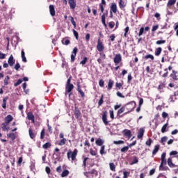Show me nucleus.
I'll return each mask as SVG.
<instances>
[{"label": "nucleus", "instance_id": "1", "mask_svg": "<svg viewBox=\"0 0 178 178\" xmlns=\"http://www.w3.org/2000/svg\"><path fill=\"white\" fill-rule=\"evenodd\" d=\"M161 161L159 167V169L161 172H166L168 170H170V168H178V165H176L173 163L172 157H169L166 160V152L162 153ZM167 164L169 167L166 165Z\"/></svg>", "mask_w": 178, "mask_h": 178}, {"label": "nucleus", "instance_id": "2", "mask_svg": "<svg viewBox=\"0 0 178 178\" xmlns=\"http://www.w3.org/2000/svg\"><path fill=\"white\" fill-rule=\"evenodd\" d=\"M134 108H136V102L132 101L125 106H123L121 109L117 112V116L118 118H122V116H124V115H127V113L133 112L134 111Z\"/></svg>", "mask_w": 178, "mask_h": 178}, {"label": "nucleus", "instance_id": "3", "mask_svg": "<svg viewBox=\"0 0 178 178\" xmlns=\"http://www.w3.org/2000/svg\"><path fill=\"white\" fill-rule=\"evenodd\" d=\"M79 153V150L77 149H74L72 152V150H68L67 152V158L69 161H72V162H77V154Z\"/></svg>", "mask_w": 178, "mask_h": 178}, {"label": "nucleus", "instance_id": "4", "mask_svg": "<svg viewBox=\"0 0 178 178\" xmlns=\"http://www.w3.org/2000/svg\"><path fill=\"white\" fill-rule=\"evenodd\" d=\"M72 81V76H70L66 83L65 85V92H72V91H73V89L74 88V85H73L72 83H71L70 82Z\"/></svg>", "mask_w": 178, "mask_h": 178}, {"label": "nucleus", "instance_id": "5", "mask_svg": "<svg viewBox=\"0 0 178 178\" xmlns=\"http://www.w3.org/2000/svg\"><path fill=\"white\" fill-rule=\"evenodd\" d=\"M176 3V0H168L167 3V13L168 15H173V13L170 11L168 9H173V6Z\"/></svg>", "mask_w": 178, "mask_h": 178}, {"label": "nucleus", "instance_id": "6", "mask_svg": "<svg viewBox=\"0 0 178 178\" xmlns=\"http://www.w3.org/2000/svg\"><path fill=\"white\" fill-rule=\"evenodd\" d=\"M97 49L99 52H102L104 51V49H105V46H104V42L101 41V38H98Z\"/></svg>", "mask_w": 178, "mask_h": 178}, {"label": "nucleus", "instance_id": "7", "mask_svg": "<svg viewBox=\"0 0 178 178\" xmlns=\"http://www.w3.org/2000/svg\"><path fill=\"white\" fill-rule=\"evenodd\" d=\"M74 113L76 119H77V120H81V111H80V109H79V107L75 106Z\"/></svg>", "mask_w": 178, "mask_h": 178}, {"label": "nucleus", "instance_id": "8", "mask_svg": "<svg viewBox=\"0 0 178 178\" xmlns=\"http://www.w3.org/2000/svg\"><path fill=\"white\" fill-rule=\"evenodd\" d=\"M102 122L105 124V126H108L109 124V121H108V112L104 111L102 114Z\"/></svg>", "mask_w": 178, "mask_h": 178}, {"label": "nucleus", "instance_id": "9", "mask_svg": "<svg viewBox=\"0 0 178 178\" xmlns=\"http://www.w3.org/2000/svg\"><path fill=\"white\" fill-rule=\"evenodd\" d=\"M78 51H79V49L76 47H75L73 49V50L72 51V54H71V62L72 63H73V62H74V60H76V56L77 55Z\"/></svg>", "mask_w": 178, "mask_h": 178}, {"label": "nucleus", "instance_id": "10", "mask_svg": "<svg viewBox=\"0 0 178 178\" xmlns=\"http://www.w3.org/2000/svg\"><path fill=\"white\" fill-rule=\"evenodd\" d=\"M99 56L100 57L97 59V62L99 65H101V63H103L102 60H105L106 59V54L104 53V51H99Z\"/></svg>", "mask_w": 178, "mask_h": 178}, {"label": "nucleus", "instance_id": "11", "mask_svg": "<svg viewBox=\"0 0 178 178\" xmlns=\"http://www.w3.org/2000/svg\"><path fill=\"white\" fill-rule=\"evenodd\" d=\"M113 62L115 65H119L122 62V54H115L113 58Z\"/></svg>", "mask_w": 178, "mask_h": 178}, {"label": "nucleus", "instance_id": "12", "mask_svg": "<svg viewBox=\"0 0 178 178\" xmlns=\"http://www.w3.org/2000/svg\"><path fill=\"white\" fill-rule=\"evenodd\" d=\"M60 149L59 148L56 147L54 149V156H56L55 157L56 161H60V152H59Z\"/></svg>", "mask_w": 178, "mask_h": 178}, {"label": "nucleus", "instance_id": "13", "mask_svg": "<svg viewBox=\"0 0 178 178\" xmlns=\"http://www.w3.org/2000/svg\"><path fill=\"white\" fill-rule=\"evenodd\" d=\"M76 91H78V92H79L81 98H84V97H86V93H84L83 90H81V85H80V82L77 83Z\"/></svg>", "mask_w": 178, "mask_h": 178}, {"label": "nucleus", "instance_id": "14", "mask_svg": "<svg viewBox=\"0 0 178 178\" xmlns=\"http://www.w3.org/2000/svg\"><path fill=\"white\" fill-rule=\"evenodd\" d=\"M110 12H113V13H118V5L116 3H112L110 6Z\"/></svg>", "mask_w": 178, "mask_h": 178}, {"label": "nucleus", "instance_id": "15", "mask_svg": "<svg viewBox=\"0 0 178 178\" xmlns=\"http://www.w3.org/2000/svg\"><path fill=\"white\" fill-rule=\"evenodd\" d=\"M15 62H16V60L13 57V55L11 54L8 60V63L9 66H11V67L13 66Z\"/></svg>", "mask_w": 178, "mask_h": 178}, {"label": "nucleus", "instance_id": "16", "mask_svg": "<svg viewBox=\"0 0 178 178\" xmlns=\"http://www.w3.org/2000/svg\"><path fill=\"white\" fill-rule=\"evenodd\" d=\"M27 119L28 120H31L33 123H35L34 114H33L31 112L27 113Z\"/></svg>", "mask_w": 178, "mask_h": 178}, {"label": "nucleus", "instance_id": "17", "mask_svg": "<svg viewBox=\"0 0 178 178\" xmlns=\"http://www.w3.org/2000/svg\"><path fill=\"white\" fill-rule=\"evenodd\" d=\"M144 131L145 130L143 129V128H140L138 132V136H137V138H138V140H141L143 139V137H144Z\"/></svg>", "mask_w": 178, "mask_h": 178}, {"label": "nucleus", "instance_id": "18", "mask_svg": "<svg viewBox=\"0 0 178 178\" xmlns=\"http://www.w3.org/2000/svg\"><path fill=\"white\" fill-rule=\"evenodd\" d=\"M13 120V116H12V115H8L5 118L4 123H6V124H9V123H10V122H12Z\"/></svg>", "mask_w": 178, "mask_h": 178}, {"label": "nucleus", "instance_id": "19", "mask_svg": "<svg viewBox=\"0 0 178 178\" xmlns=\"http://www.w3.org/2000/svg\"><path fill=\"white\" fill-rule=\"evenodd\" d=\"M170 77L172 79V80L174 81H177V76H178V72L177 71H175V70H172V73L170 74Z\"/></svg>", "mask_w": 178, "mask_h": 178}, {"label": "nucleus", "instance_id": "20", "mask_svg": "<svg viewBox=\"0 0 178 178\" xmlns=\"http://www.w3.org/2000/svg\"><path fill=\"white\" fill-rule=\"evenodd\" d=\"M113 84H115V81H113V80H112V79H109L108 86H106L108 91H111V90L113 87Z\"/></svg>", "mask_w": 178, "mask_h": 178}, {"label": "nucleus", "instance_id": "21", "mask_svg": "<svg viewBox=\"0 0 178 178\" xmlns=\"http://www.w3.org/2000/svg\"><path fill=\"white\" fill-rule=\"evenodd\" d=\"M70 9H76V0H68Z\"/></svg>", "mask_w": 178, "mask_h": 178}, {"label": "nucleus", "instance_id": "22", "mask_svg": "<svg viewBox=\"0 0 178 178\" xmlns=\"http://www.w3.org/2000/svg\"><path fill=\"white\" fill-rule=\"evenodd\" d=\"M124 136L125 137H128V138H130L131 137V131L129 130V129H124L122 131Z\"/></svg>", "mask_w": 178, "mask_h": 178}, {"label": "nucleus", "instance_id": "23", "mask_svg": "<svg viewBox=\"0 0 178 178\" xmlns=\"http://www.w3.org/2000/svg\"><path fill=\"white\" fill-rule=\"evenodd\" d=\"M29 133L30 138H31V140H34V138H35V136H37V134H35V133H34V131H33V129H31V128H30L29 129Z\"/></svg>", "mask_w": 178, "mask_h": 178}, {"label": "nucleus", "instance_id": "24", "mask_svg": "<svg viewBox=\"0 0 178 178\" xmlns=\"http://www.w3.org/2000/svg\"><path fill=\"white\" fill-rule=\"evenodd\" d=\"M21 57L22 59V62H24V63H26V62H27V58H26V53L24 52V49H22L21 51Z\"/></svg>", "mask_w": 178, "mask_h": 178}, {"label": "nucleus", "instance_id": "25", "mask_svg": "<svg viewBox=\"0 0 178 178\" xmlns=\"http://www.w3.org/2000/svg\"><path fill=\"white\" fill-rule=\"evenodd\" d=\"M49 8V13L51 16H55V6L50 5Z\"/></svg>", "mask_w": 178, "mask_h": 178}, {"label": "nucleus", "instance_id": "26", "mask_svg": "<svg viewBox=\"0 0 178 178\" xmlns=\"http://www.w3.org/2000/svg\"><path fill=\"white\" fill-rule=\"evenodd\" d=\"M9 124H6V122H3L1 124V129L3 131H8L9 130Z\"/></svg>", "mask_w": 178, "mask_h": 178}, {"label": "nucleus", "instance_id": "27", "mask_svg": "<svg viewBox=\"0 0 178 178\" xmlns=\"http://www.w3.org/2000/svg\"><path fill=\"white\" fill-rule=\"evenodd\" d=\"M104 5H106V1L105 0H102L101 3L99 4V8L102 13H104Z\"/></svg>", "mask_w": 178, "mask_h": 178}, {"label": "nucleus", "instance_id": "28", "mask_svg": "<svg viewBox=\"0 0 178 178\" xmlns=\"http://www.w3.org/2000/svg\"><path fill=\"white\" fill-rule=\"evenodd\" d=\"M162 54V47H158L155 49L154 55L156 56H159Z\"/></svg>", "mask_w": 178, "mask_h": 178}, {"label": "nucleus", "instance_id": "29", "mask_svg": "<svg viewBox=\"0 0 178 178\" xmlns=\"http://www.w3.org/2000/svg\"><path fill=\"white\" fill-rule=\"evenodd\" d=\"M104 143L105 142L101 138L96 140V145H98V147H102V145H104Z\"/></svg>", "mask_w": 178, "mask_h": 178}, {"label": "nucleus", "instance_id": "30", "mask_svg": "<svg viewBox=\"0 0 178 178\" xmlns=\"http://www.w3.org/2000/svg\"><path fill=\"white\" fill-rule=\"evenodd\" d=\"M159 147H160V145H156L154 146V149H153L152 151V155L154 156V155H156V154L158 153V151H159Z\"/></svg>", "mask_w": 178, "mask_h": 178}, {"label": "nucleus", "instance_id": "31", "mask_svg": "<svg viewBox=\"0 0 178 178\" xmlns=\"http://www.w3.org/2000/svg\"><path fill=\"white\" fill-rule=\"evenodd\" d=\"M7 138H10V140H12V141H15V140H16V135H15V134H13V133L8 134Z\"/></svg>", "mask_w": 178, "mask_h": 178}, {"label": "nucleus", "instance_id": "32", "mask_svg": "<svg viewBox=\"0 0 178 178\" xmlns=\"http://www.w3.org/2000/svg\"><path fill=\"white\" fill-rule=\"evenodd\" d=\"M109 166H110V170L112 172H116V165H115V163H109Z\"/></svg>", "mask_w": 178, "mask_h": 178}, {"label": "nucleus", "instance_id": "33", "mask_svg": "<svg viewBox=\"0 0 178 178\" xmlns=\"http://www.w3.org/2000/svg\"><path fill=\"white\" fill-rule=\"evenodd\" d=\"M118 4L120 9H123V8H126V4L123 1V0H120Z\"/></svg>", "mask_w": 178, "mask_h": 178}, {"label": "nucleus", "instance_id": "34", "mask_svg": "<svg viewBox=\"0 0 178 178\" xmlns=\"http://www.w3.org/2000/svg\"><path fill=\"white\" fill-rule=\"evenodd\" d=\"M51 143L47 142V143H44V144L42 145V148H43L44 149H48V148H51Z\"/></svg>", "mask_w": 178, "mask_h": 178}, {"label": "nucleus", "instance_id": "35", "mask_svg": "<svg viewBox=\"0 0 178 178\" xmlns=\"http://www.w3.org/2000/svg\"><path fill=\"white\" fill-rule=\"evenodd\" d=\"M69 173L68 170H64L61 173V177H67V176H69Z\"/></svg>", "mask_w": 178, "mask_h": 178}, {"label": "nucleus", "instance_id": "36", "mask_svg": "<svg viewBox=\"0 0 178 178\" xmlns=\"http://www.w3.org/2000/svg\"><path fill=\"white\" fill-rule=\"evenodd\" d=\"M147 32L144 31V27H141L139 30V33H138V37H141L143 34H146Z\"/></svg>", "mask_w": 178, "mask_h": 178}, {"label": "nucleus", "instance_id": "37", "mask_svg": "<svg viewBox=\"0 0 178 178\" xmlns=\"http://www.w3.org/2000/svg\"><path fill=\"white\" fill-rule=\"evenodd\" d=\"M8 99V97H5V98L3 99L2 108H3V109H6V102H7Z\"/></svg>", "mask_w": 178, "mask_h": 178}, {"label": "nucleus", "instance_id": "38", "mask_svg": "<svg viewBox=\"0 0 178 178\" xmlns=\"http://www.w3.org/2000/svg\"><path fill=\"white\" fill-rule=\"evenodd\" d=\"M45 138V129H42L40 132V140Z\"/></svg>", "mask_w": 178, "mask_h": 178}, {"label": "nucleus", "instance_id": "39", "mask_svg": "<svg viewBox=\"0 0 178 178\" xmlns=\"http://www.w3.org/2000/svg\"><path fill=\"white\" fill-rule=\"evenodd\" d=\"M144 59H151V60H154L155 58L152 54H147L144 56Z\"/></svg>", "mask_w": 178, "mask_h": 178}, {"label": "nucleus", "instance_id": "40", "mask_svg": "<svg viewBox=\"0 0 178 178\" xmlns=\"http://www.w3.org/2000/svg\"><path fill=\"white\" fill-rule=\"evenodd\" d=\"M178 154V152L176 150L171 151L169 154L170 158H173V156H176Z\"/></svg>", "mask_w": 178, "mask_h": 178}, {"label": "nucleus", "instance_id": "41", "mask_svg": "<svg viewBox=\"0 0 178 178\" xmlns=\"http://www.w3.org/2000/svg\"><path fill=\"white\" fill-rule=\"evenodd\" d=\"M102 104H104V95H102L100 97V99L98 102V106H102Z\"/></svg>", "mask_w": 178, "mask_h": 178}, {"label": "nucleus", "instance_id": "42", "mask_svg": "<svg viewBox=\"0 0 178 178\" xmlns=\"http://www.w3.org/2000/svg\"><path fill=\"white\" fill-rule=\"evenodd\" d=\"M99 154L100 155H104V154H106V152H105V145H102L101 147Z\"/></svg>", "mask_w": 178, "mask_h": 178}, {"label": "nucleus", "instance_id": "43", "mask_svg": "<svg viewBox=\"0 0 178 178\" xmlns=\"http://www.w3.org/2000/svg\"><path fill=\"white\" fill-rule=\"evenodd\" d=\"M166 141H168V136H163L161 138L160 142L162 144V145H165V143H166Z\"/></svg>", "mask_w": 178, "mask_h": 178}, {"label": "nucleus", "instance_id": "44", "mask_svg": "<svg viewBox=\"0 0 178 178\" xmlns=\"http://www.w3.org/2000/svg\"><path fill=\"white\" fill-rule=\"evenodd\" d=\"M88 159H89L88 157H86V158L83 159L82 166L85 169H86V168H87V161H88Z\"/></svg>", "mask_w": 178, "mask_h": 178}, {"label": "nucleus", "instance_id": "45", "mask_svg": "<svg viewBox=\"0 0 178 178\" xmlns=\"http://www.w3.org/2000/svg\"><path fill=\"white\" fill-rule=\"evenodd\" d=\"M88 60V58H87L86 56L83 57V59L80 62V65H83V66H84V65L87 63Z\"/></svg>", "mask_w": 178, "mask_h": 178}, {"label": "nucleus", "instance_id": "46", "mask_svg": "<svg viewBox=\"0 0 178 178\" xmlns=\"http://www.w3.org/2000/svg\"><path fill=\"white\" fill-rule=\"evenodd\" d=\"M9 79L10 78L8 75L5 77L3 80L4 86H8V84H9Z\"/></svg>", "mask_w": 178, "mask_h": 178}, {"label": "nucleus", "instance_id": "47", "mask_svg": "<svg viewBox=\"0 0 178 178\" xmlns=\"http://www.w3.org/2000/svg\"><path fill=\"white\" fill-rule=\"evenodd\" d=\"M62 44H63V45H69V44H70V40L69 39H63L62 40Z\"/></svg>", "mask_w": 178, "mask_h": 178}, {"label": "nucleus", "instance_id": "48", "mask_svg": "<svg viewBox=\"0 0 178 178\" xmlns=\"http://www.w3.org/2000/svg\"><path fill=\"white\" fill-rule=\"evenodd\" d=\"M131 80H133V76H131V73H129L127 76V83L130 84V83H131Z\"/></svg>", "mask_w": 178, "mask_h": 178}, {"label": "nucleus", "instance_id": "49", "mask_svg": "<svg viewBox=\"0 0 178 178\" xmlns=\"http://www.w3.org/2000/svg\"><path fill=\"white\" fill-rule=\"evenodd\" d=\"M130 30V28L129 26H127L124 29V37H125V38L127 37V34H129V31Z\"/></svg>", "mask_w": 178, "mask_h": 178}, {"label": "nucleus", "instance_id": "50", "mask_svg": "<svg viewBox=\"0 0 178 178\" xmlns=\"http://www.w3.org/2000/svg\"><path fill=\"white\" fill-rule=\"evenodd\" d=\"M165 43H166V40H157L156 42V45H162V44H165Z\"/></svg>", "mask_w": 178, "mask_h": 178}, {"label": "nucleus", "instance_id": "51", "mask_svg": "<svg viewBox=\"0 0 178 178\" xmlns=\"http://www.w3.org/2000/svg\"><path fill=\"white\" fill-rule=\"evenodd\" d=\"M136 163H138V159L137 156H134V161L131 163V165H136Z\"/></svg>", "mask_w": 178, "mask_h": 178}, {"label": "nucleus", "instance_id": "52", "mask_svg": "<svg viewBox=\"0 0 178 178\" xmlns=\"http://www.w3.org/2000/svg\"><path fill=\"white\" fill-rule=\"evenodd\" d=\"M168 123H166L162 127L161 133H165V131H166V128L168 127Z\"/></svg>", "mask_w": 178, "mask_h": 178}, {"label": "nucleus", "instance_id": "53", "mask_svg": "<svg viewBox=\"0 0 178 178\" xmlns=\"http://www.w3.org/2000/svg\"><path fill=\"white\" fill-rule=\"evenodd\" d=\"M113 144H115V145H119L120 144H124V141H123V140H114Z\"/></svg>", "mask_w": 178, "mask_h": 178}, {"label": "nucleus", "instance_id": "54", "mask_svg": "<svg viewBox=\"0 0 178 178\" xmlns=\"http://www.w3.org/2000/svg\"><path fill=\"white\" fill-rule=\"evenodd\" d=\"M22 83H23V80L22 79H18L17 81L14 83V86L17 87V86H20V84H22Z\"/></svg>", "mask_w": 178, "mask_h": 178}, {"label": "nucleus", "instance_id": "55", "mask_svg": "<svg viewBox=\"0 0 178 178\" xmlns=\"http://www.w3.org/2000/svg\"><path fill=\"white\" fill-rule=\"evenodd\" d=\"M115 87L116 88H118V90H120V88H122V87H123V83H115Z\"/></svg>", "mask_w": 178, "mask_h": 178}, {"label": "nucleus", "instance_id": "56", "mask_svg": "<svg viewBox=\"0 0 178 178\" xmlns=\"http://www.w3.org/2000/svg\"><path fill=\"white\" fill-rule=\"evenodd\" d=\"M65 144H66V138H63V140H60L59 143H58V145H65Z\"/></svg>", "mask_w": 178, "mask_h": 178}, {"label": "nucleus", "instance_id": "57", "mask_svg": "<svg viewBox=\"0 0 178 178\" xmlns=\"http://www.w3.org/2000/svg\"><path fill=\"white\" fill-rule=\"evenodd\" d=\"M145 144L147 145V147H150V145L152 144V139L149 138L148 140L146 141Z\"/></svg>", "mask_w": 178, "mask_h": 178}, {"label": "nucleus", "instance_id": "58", "mask_svg": "<svg viewBox=\"0 0 178 178\" xmlns=\"http://www.w3.org/2000/svg\"><path fill=\"white\" fill-rule=\"evenodd\" d=\"M99 87H104V86H105V81H104V79H100L99 81Z\"/></svg>", "mask_w": 178, "mask_h": 178}, {"label": "nucleus", "instance_id": "59", "mask_svg": "<svg viewBox=\"0 0 178 178\" xmlns=\"http://www.w3.org/2000/svg\"><path fill=\"white\" fill-rule=\"evenodd\" d=\"M72 31L76 40H79V33L74 29H73Z\"/></svg>", "mask_w": 178, "mask_h": 178}, {"label": "nucleus", "instance_id": "60", "mask_svg": "<svg viewBox=\"0 0 178 178\" xmlns=\"http://www.w3.org/2000/svg\"><path fill=\"white\" fill-rule=\"evenodd\" d=\"M175 99H177V98L173 97L172 95L170 96L168 100H169L170 102H175Z\"/></svg>", "mask_w": 178, "mask_h": 178}, {"label": "nucleus", "instance_id": "61", "mask_svg": "<svg viewBox=\"0 0 178 178\" xmlns=\"http://www.w3.org/2000/svg\"><path fill=\"white\" fill-rule=\"evenodd\" d=\"M90 155H92V156H95L97 155V151L93 150V149H90Z\"/></svg>", "mask_w": 178, "mask_h": 178}, {"label": "nucleus", "instance_id": "62", "mask_svg": "<svg viewBox=\"0 0 178 178\" xmlns=\"http://www.w3.org/2000/svg\"><path fill=\"white\" fill-rule=\"evenodd\" d=\"M108 26L110 29H113L115 27V22H110L108 23Z\"/></svg>", "mask_w": 178, "mask_h": 178}, {"label": "nucleus", "instance_id": "63", "mask_svg": "<svg viewBox=\"0 0 178 178\" xmlns=\"http://www.w3.org/2000/svg\"><path fill=\"white\" fill-rule=\"evenodd\" d=\"M117 97H119L120 98H124V95H123L120 92L118 91L116 92Z\"/></svg>", "mask_w": 178, "mask_h": 178}, {"label": "nucleus", "instance_id": "64", "mask_svg": "<svg viewBox=\"0 0 178 178\" xmlns=\"http://www.w3.org/2000/svg\"><path fill=\"white\" fill-rule=\"evenodd\" d=\"M123 178H127L129 177V175H130V172H127V171H124L123 172Z\"/></svg>", "mask_w": 178, "mask_h": 178}]
</instances>
